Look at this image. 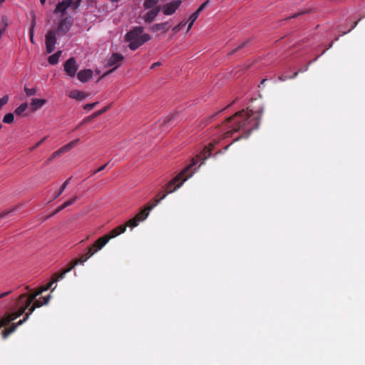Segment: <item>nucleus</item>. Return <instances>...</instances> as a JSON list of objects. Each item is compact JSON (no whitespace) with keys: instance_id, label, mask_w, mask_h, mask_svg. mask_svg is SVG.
<instances>
[{"instance_id":"6e6d98bb","label":"nucleus","mask_w":365,"mask_h":365,"mask_svg":"<svg viewBox=\"0 0 365 365\" xmlns=\"http://www.w3.org/2000/svg\"><path fill=\"white\" fill-rule=\"evenodd\" d=\"M308 66H306L304 68H300L298 72H304L308 69Z\"/></svg>"},{"instance_id":"dca6fc26","label":"nucleus","mask_w":365,"mask_h":365,"mask_svg":"<svg viewBox=\"0 0 365 365\" xmlns=\"http://www.w3.org/2000/svg\"><path fill=\"white\" fill-rule=\"evenodd\" d=\"M110 240V237L105 235L102 237H100L97 241L95 242L93 247H95V252H98L101 250Z\"/></svg>"},{"instance_id":"7c9ffc66","label":"nucleus","mask_w":365,"mask_h":365,"mask_svg":"<svg viewBox=\"0 0 365 365\" xmlns=\"http://www.w3.org/2000/svg\"><path fill=\"white\" fill-rule=\"evenodd\" d=\"M78 197L77 196H75L72 199L65 202L63 204V207H67L68 206H70V205H73L78 200Z\"/></svg>"},{"instance_id":"13d9d810","label":"nucleus","mask_w":365,"mask_h":365,"mask_svg":"<svg viewBox=\"0 0 365 365\" xmlns=\"http://www.w3.org/2000/svg\"><path fill=\"white\" fill-rule=\"evenodd\" d=\"M358 24V21H356L354 25L351 26V28L348 31V32L351 31L354 28H355L356 26Z\"/></svg>"},{"instance_id":"393cba45","label":"nucleus","mask_w":365,"mask_h":365,"mask_svg":"<svg viewBox=\"0 0 365 365\" xmlns=\"http://www.w3.org/2000/svg\"><path fill=\"white\" fill-rule=\"evenodd\" d=\"M35 25H36V20H35V16H34L31 27L29 29V37H30V41L32 43H34V34Z\"/></svg>"},{"instance_id":"cd10ccee","label":"nucleus","mask_w":365,"mask_h":365,"mask_svg":"<svg viewBox=\"0 0 365 365\" xmlns=\"http://www.w3.org/2000/svg\"><path fill=\"white\" fill-rule=\"evenodd\" d=\"M139 224V222L138 221V220L136 218H135V217L130 220H129L125 226H128V227H135L136 226H138Z\"/></svg>"},{"instance_id":"4468645a","label":"nucleus","mask_w":365,"mask_h":365,"mask_svg":"<svg viewBox=\"0 0 365 365\" xmlns=\"http://www.w3.org/2000/svg\"><path fill=\"white\" fill-rule=\"evenodd\" d=\"M72 4V0H63L61 2H58L54 10V14H65L67 9Z\"/></svg>"},{"instance_id":"4be33fe9","label":"nucleus","mask_w":365,"mask_h":365,"mask_svg":"<svg viewBox=\"0 0 365 365\" xmlns=\"http://www.w3.org/2000/svg\"><path fill=\"white\" fill-rule=\"evenodd\" d=\"M160 0H145L143 2V8L150 9L157 6Z\"/></svg>"},{"instance_id":"39448f33","label":"nucleus","mask_w":365,"mask_h":365,"mask_svg":"<svg viewBox=\"0 0 365 365\" xmlns=\"http://www.w3.org/2000/svg\"><path fill=\"white\" fill-rule=\"evenodd\" d=\"M181 0H173L170 2L161 5V11L165 16L173 14L181 5Z\"/></svg>"},{"instance_id":"aec40b11","label":"nucleus","mask_w":365,"mask_h":365,"mask_svg":"<svg viewBox=\"0 0 365 365\" xmlns=\"http://www.w3.org/2000/svg\"><path fill=\"white\" fill-rule=\"evenodd\" d=\"M126 230V226L125 225H120L118 227H117L116 228L113 229V230L110 231V232L109 233L108 236V237H110V239L111 238H114L117 236H118L119 235L125 232Z\"/></svg>"},{"instance_id":"49530a36","label":"nucleus","mask_w":365,"mask_h":365,"mask_svg":"<svg viewBox=\"0 0 365 365\" xmlns=\"http://www.w3.org/2000/svg\"><path fill=\"white\" fill-rule=\"evenodd\" d=\"M36 307L32 305L29 309V312H27V314H29V315H31L35 310Z\"/></svg>"},{"instance_id":"1a4fd4ad","label":"nucleus","mask_w":365,"mask_h":365,"mask_svg":"<svg viewBox=\"0 0 365 365\" xmlns=\"http://www.w3.org/2000/svg\"><path fill=\"white\" fill-rule=\"evenodd\" d=\"M161 11V5H158L155 6L154 8L150 9L147 13H145L142 19L146 23H151L158 15V14Z\"/></svg>"},{"instance_id":"a18cd8bd","label":"nucleus","mask_w":365,"mask_h":365,"mask_svg":"<svg viewBox=\"0 0 365 365\" xmlns=\"http://www.w3.org/2000/svg\"><path fill=\"white\" fill-rule=\"evenodd\" d=\"M51 297V295H50V294H49V295H48V296H46V297H43V304H47L48 303V302H49V300H50Z\"/></svg>"},{"instance_id":"58836bf2","label":"nucleus","mask_w":365,"mask_h":365,"mask_svg":"<svg viewBox=\"0 0 365 365\" xmlns=\"http://www.w3.org/2000/svg\"><path fill=\"white\" fill-rule=\"evenodd\" d=\"M47 137H44L43 138H42L40 141H38L36 144H35L31 148V150H33L34 149H36V148H38L40 145H41L46 140Z\"/></svg>"},{"instance_id":"680f3d73","label":"nucleus","mask_w":365,"mask_h":365,"mask_svg":"<svg viewBox=\"0 0 365 365\" xmlns=\"http://www.w3.org/2000/svg\"><path fill=\"white\" fill-rule=\"evenodd\" d=\"M286 78H287V77H282V76L279 77L280 81H284Z\"/></svg>"},{"instance_id":"774afa93","label":"nucleus","mask_w":365,"mask_h":365,"mask_svg":"<svg viewBox=\"0 0 365 365\" xmlns=\"http://www.w3.org/2000/svg\"><path fill=\"white\" fill-rule=\"evenodd\" d=\"M332 44H333V42H331V43L329 44V48H331V47L332 46Z\"/></svg>"},{"instance_id":"bf43d9fd","label":"nucleus","mask_w":365,"mask_h":365,"mask_svg":"<svg viewBox=\"0 0 365 365\" xmlns=\"http://www.w3.org/2000/svg\"><path fill=\"white\" fill-rule=\"evenodd\" d=\"M78 5H79V2H78V1L75 2V3L73 4V8H74V9L77 8V7L78 6Z\"/></svg>"},{"instance_id":"a19ab883","label":"nucleus","mask_w":365,"mask_h":365,"mask_svg":"<svg viewBox=\"0 0 365 365\" xmlns=\"http://www.w3.org/2000/svg\"><path fill=\"white\" fill-rule=\"evenodd\" d=\"M1 24L3 25L2 27H5V29H6V27L8 26V19L6 16H2Z\"/></svg>"},{"instance_id":"0e129e2a","label":"nucleus","mask_w":365,"mask_h":365,"mask_svg":"<svg viewBox=\"0 0 365 365\" xmlns=\"http://www.w3.org/2000/svg\"><path fill=\"white\" fill-rule=\"evenodd\" d=\"M245 43H242L241 46H240L236 50L239 49L240 48H242L245 46Z\"/></svg>"},{"instance_id":"f704fd0d","label":"nucleus","mask_w":365,"mask_h":365,"mask_svg":"<svg viewBox=\"0 0 365 365\" xmlns=\"http://www.w3.org/2000/svg\"><path fill=\"white\" fill-rule=\"evenodd\" d=\"M209 2V0L205 1L200 6V7L197 9L196 11L198 12V14H200V12L208 5Z\"/></svg>"},{"instance_id":"c756f323","label":"nucleus","mask_w":365,"mask_h":365,"mask_svg":"<svg viewBox=\"0 0 365 365\" xmlns=\"http://www.w3.org/2000/svg\"><path fill=\"white\" fill-rule=\"evenodd\" d=\"M78 264H81V259H76L75 260L74 262H73L71 263V264L66 269H64L63 271L66 272V273H68L76 265Z\"/></svg>"},{"instance_id":"e433bc0d","label":"nucleus","mask_w":365,"mask_h":365,"mask_svg":"<svg viewBox=\"0 0 365 365\" xmlns=\"http://www.w3.org/2000/svg\"><path fill=\"white\" fill-rule=\"evenodd\" d=\"M106 110H107V108H102L101 110H98V111H96V112L93 113L91 115V117H94V118H96V117H97V116H98V115H100L103 114V113L104 112H106Z\"/></svg>"},{"instance_id":"4d7b16f0","label":"nucleus","mask_w":365,"mask_h":365,"mask_svg":"<svg viewBox=\"0 0 365 365\" xmlns=\"http://www.w3.org/2000/svg\"><path fill=\"white\" fill-rule=\"evenodd\" d=\"M65 207H63V205L61 206H60L57 210L55 212V213H57L58 212H60L61 210H63Z\"/></svg>"},{"instance_id":"4c0bfd02","label":"nucleus","mask_w":365,"mask_h":365,"mask_svg":"<svg viewBox=\"0 0 365 365\" xmlns=\"http://www.w3.org/2000/svg\"><path fill=\"white\" fill-rule=\"evenodd\" d=\"M98 103L96 102V103H88V104H86L84 106H83V108L85 110H90L91 109H93L96 105Z\"/></svg>"},{"instance_id":"5701e85b","label":"nucleus","mask_w":365,"mask_h":365,"mask_svg":"<svg viewBox=\"0 0 365 365\" xmlns=\"http://www.w3.org/2000/svg\"><path fill=\"white\" fill-rule=\"evenodd\" d=\"M71 178H68L62 185L60 190L55 194L53 199H56L58 196L61 195V193L64 191L67 185H68Z\"/></svg>"},{"instance_id":"79ce46f5","label":"nucleus","mask_w":365,"mask_h":365,"mask_svg":"<svg viewBox=\"0 0 365 365\" xmlns=\"http://www.w3.org/2000/svg\"><path fill=\"white\" fill-rule=\"evenodd\" d=\"M53 284H54V282H53V281H52V282H51L50 283H48L47 285H46L45 287H42L41 288L43 289V290L44 292H46V291H47L48 289H49Z\"/></svg>"},{"instance_id":"338daca9","label":"nucleus","mask_w":365,"mask_h":365,"mask_svg":"<svg viewBox=\"0 0 365 365\" xmlns=\"http://www.w3.org/2000/svg\"><path fill=\"white\" fill-rule=\"evenodd\" d=\"M297 74H298V72L294 73V76L292 78L296 77L297 76Z\"/></svg>"},{"instance_id":"6e6552de","label":"nucleus","mask_w":365,"mask_h":365,"mask_svg":"<svg viewBox=\"0 0 365 365\" xmlns=\"http://www.w3.org/2000/svg\"><path fill=\"white\" fill-rule=\"evenodd\" d=\"M123 60V56L121 54L118 53H113L107 62V66H109V67L113 66L114 68L113 69L110 70L109 71L106 72V73H104L103 76H106V75L110 73L115 69L118 68L120 66V63Z\"/></svg>"},{"instance_id":"b1692460","label":"nucleus","mask_w":365,"mask_h":365,"mask_svg":"<svg viewBox=\"0 0 365 365\" xmlns=\"http://www.w3.org/2000/svg\"><path fill=\"white\" fill-rule=\"evenodd\" d=\"M28 108V104L26 103H21L19 107L15 110V113L18 115H21Z\"/></svg>"},{"instance_id":"69168bd1","label":"nucleus","mask_w":365,"mask_h":365,"mask_svg":"<svg viewBox=\"0 0 365 365\" xmlns=\"http://www.w3.org/2000/svg\"><path fill=\"white\" fill-rule=\"evenodd\" d=\"M86 255L81 256V257L79 259H85Z\"/></svg>"},{"instance_id":"c03bdc74","label":"nucleus","mask_w":365,"mask_h":365,"mask_svg":"<svg viewBox=\"0 0 365 365\" xmlns=\"http://www.w3.org/2000/svg\"><path fill=\"white\" fill-rule=\"evenodd\" d=\"M12 292L11 290H9L8 292H2L1 294H0V299H2L6 296H8L9 294H10Z\"/></svg>"},{"instance_id":"c85d7f7f","label":"nucleus","mask_w":365,"mask_h":365,"mask_svg":"<svg viewBox=\"0 0 365 365\" xmlns=\"http://www.w3.org/2000/svg\"><path fill=\"white\" fill-rule=\"evenodd\" d=\"M24 91L26 94L27 96H34L36 92H37V90L34 88H27L26 86L24 87Z\"/></svg>"},{"instance_id":"7ed1b4c3","label":"nucleus","mask_w":365,"mask_h":365,"mask_svg":"<svg viewBox=\"0 0 365 365\" xmlns=\"http://www.w3.org/2000/svg\"><path fill=\"white\" fill-rule=\"evenodd\" d=\"M37 296L34 294L27 295L22 294L19 296V299L15 302L16 307L14 308L13 312L7 313L0 321L1 327L7 325L11 321L15 320L21 316L25 311L30 307L31 304L36 299Z\"/></svg>"},{"instance_id":"3c124183","label":"nucleus","mask_w":365,"mask_h":365,"mask_svg":"<svg viewBox=\"0 0 365 365\" xmlns=\"http://www.w3.org/2000/svg\"><path fill=\"white\" fill-rule=\"evenodd\" d=\"M168 193H167V192H166V193L163 194V195L160 197V199H155V202H156V200H159V202H160V200H163V199H165V197L167 196V195H168Z\"/></svg>"},{"instance_id":"473e14b6","label":"nucleus","mask_w":365,"mask_h":365,"mask_svg":"<svg viewBox=\"0 0 365 365\" xmlns=\"http://www.w3.org/2000/svg\"><path fill=\"white\" fill-rule=\"evenodd\" d=\"M63 154L61 151H60V148L58 150H57L56 151H55L54 153H52V155H51V157L48 159V161H51L52 160H53L54 158H56V157H58V155Z\"/></svg>"},{"instance_id":"f8f14e48","label":"nucleus","mask_w":365,"mask_h":365,"mask_svg":"<svg viewBox=\"0 0 365 365\" xmlns=\"http://www.w3.org/2000/svg\"><path fill=\"white\" fill-rule=\"evenodd\" d=\"M199 16L198 12L195 11L194 12L189 18V20L187 21H182L179 25L175 27L174 30L175 31H180L181 28L186 25L187 24V31L192 28L194 22L197 19Z\"/></svg>"},{"instance_id":"72a5a7b5","label":"nucleus","mask_w":365,"mask_h":365,"mask_svg":"<svg viewBox=\"0 0 365 365\" xmlns=\"http://www.w3.org/2000/svg\"><path fill=\"white\" fill-rule=\"evenodd\" d=\"M66 272L64 271H63L61 273H60L59 274L56 275L55 279L53 280L55 282L59 281V280H61L63 279L64 277H65V275H66Z\"/></svg>"},{"instance_id":"c9c22d12","label":"nucleus","mask_w":365,"mask_h":365,"mask_svg":"<svg viewBox=\"0 0 365 365\" xmlns=\"http://www.w3.org/2000/svg\"><path fill=\"white\" fill-rule=\"evenodd\" d=\"M312 11V9L302 10V11H299V13H297L294 15L290 16L289 18H295V17L299 16H300L302 14H308V13L311 12Z\"/></svg>"},{"instance_id":"2f4dec72","label":"nucleus","mask_w":365,"mask_h":365,"mask_svg":"<svg viewBox=\"0 0 365 365\" xmlns=\"http://www.w3.org/2000/svg\"><path fill=\"white\" fill-rule=\"evenodd\" d=\"M9 101V96L5 95L0 98V108L6 105Z\"/></svg>"},{"instance_id":"e2e57ef3","label":"nucleus","mask_w":365,"mask_h":365,"mask_svg":"<svg viewBox=\"0 0 365 365\" xmlns=\"http://www.w3.org/2000/svg\"><path fill=\"white\" fill-rule=\"evenodd\" d=\"M40 2L42 5H43L46 2V0H40Z\"/></svg>"},{"instance_id":"ddd939ff","label":"nucleus","mask_w":365,"mask_h":365,"mask_svg":"<svg viewBox=\"0 0 365 365\" xmlns=\"http://www.w3.org/2000/svg\"><path fill=\"white\" fill-rule=\"evenodd\" d=\"M71 24L68 21V18L61 20L58 23L57 32L58 35L66 34L71 29Z\"/></svg>"},{"instance_id":"a878e982","label":"nucleus","mask_w":365,"mask_h":365,"mask_svg":"<svg viewBox=\"0 0 365 365\" xmlns=\"http://www.w3.org/2000/svg\"><path fill=\"white\" fill-rule=\"evenodd\" d=\"M93 247H89L88 248V252L86 254L85 259H81V264H83L87 259H88L92 255H93L96 252L95 250H93Z\"/></svg>"},{"instance_id":"412c9836","label":"nucleus","mask_w":365,"mask_h":365,"mask_svg":"<svg viewBox=\"0 0 365 365\" xmlns=\"http://www.w3.org/2000/svg\"><path fill=\"white\" fill-rule=\"evenodd\" d=\"M62 53V51H58L53 55L50 56L48 58V61L51 65H56L58 63L59 61V58L61 57Z\"/></svg>"},{"instance_id":"0eeeda50","label":"nucleus","mask_w":365,"mask_h":365,"mask_svg":"<svg viewBox=\"0 0 365 365\" xmlns=\"http://www.w3.org/2000/svg\"><path fill=\"white\" fill-rule=\"evenodd\" d=\"M64 71L70 77H74L78 68L75 58H68L63 64Z\"/></svg>"},{"instance_id":"f3484780","label":"nucleus","mask_w":365,"mask_h":365,"mask_svg":"<svg viewBox=\"0 0 365 365\" xmlns=\"http://www.w3.org/2000/svg\"><path fill=\"white\" fill-rule=\"evenodd\" d=\"M46 103V101L44 99L32 98L31 102V110L32 111H36V110L43 107Z\"/></svg>"},{"instance_id":"052dcab7","label":"nucleus","mask_w":365,"mask_h":365,"mask_svg":"<svg viewBox=\"0 0 365 365\" xmlns=\"http://www.w3.org/2000/svg\"><path fill=\"white\" fill-rule=\"evenodd\" d=\"M84 123L81 122L78 126L76 128V129H78Z\"/></svg>"},{"instance_id":"603ef678","label":"nucleus","mask_w":365,"mask_h":365,"mask_svg":"<svg viewBox=\"0 0 365 365\" xmlns=\"http://www.w3.org/2000/svg\"><path fill=\"white\" fill-rule=\"evenodd\" d=\"M10 212V211L9 212H4L0 214V218H3V217H5L6 215H8V214Z\"/></svg>"},{"instance_id":"864d4df0","label":"nucleus","mask_w":365,"mask_h":365,"mask_svg":"<svg viewBox=\"0 0 365 365\" xmlns=\"http://www.w3.org/2000/svg\"><path fill=\"white\" fill-rule=\"evenodd\" d=\"M160 65V62H155L152 64V66H150V68H154L155 67L158 66Z\"/></svg>"},{"instance_id":"ea45409f","label":"nucleus","mask_w":365,"mask_h":365,"mask_svg":"<svg viewBox=\"0 0 365 365\" xmlns=\"http://www.w3.org/2000/svg\"><path fill=\"white\" fill-rule=\"evenodd\" d=\"M43 304H43V302H41L40 301V299H37V300H36V301L34 302V304H33V305H34L36 308L41 307L42 305H43Z\"/></svg>"},{"instance_id":"f257e3e1","label":"nucleus","mask_w":365,"mask_h":365,"mask_svg":"<svg viewBox=\"0 0 365 365\" xmlns=\"http://www.w3.org/2000/svg\"><path fill=\"white\" fill-rule=\"evenodd\" d=\"M259 117V114L254 113L252 110H242L235 113L227 119L225 127L229 130L224 133L223 138H227L233 132L240 130H242L245 137H247L252 130L258 128Z\"/></svg>"},{"instance_id":"423d86ee","label":"nucleus","mask_w":365,"mask_h":365,"mask_svg":"<svg viewBox=\"0 0 365 365\" xmlns=\"http://www.w3.org/2000/svg\"><path fill=\"white\" fill-rule=\"evenodd\" d=\"M46 48L48 53H52L55 50L57 42L56 32L54 30H50L46 34Z\"/></svg>"},{"instance_id":"a211bd4d","label":"nucleus","mask_w":365,"mask_h":365,"mask_svg":"<svg viewBox=\"0 0 365 365\" xmlns=\"http://www.w3.org/2000/svg\"><path fill=\"white\" fill-rule=\"evenodd\" d=\"M79 141H80V139L79 138H76V139L69 142L68 143H67L65 145L62 146L60 148V151H61L62 153H68L71 149H73L75 146H76L78 145V143H79Z\"/></svg>"},{"instance_id":"9b49d317","label":"nucleus","mask_w":365,"mask_h":365,"mask_svg":"<svg viewBox=\"0 0 365 365\" xmlns=\"http://www.w3.org/2000/svg\"><path fill=\"white\" fill-rule=\"evenodd\" d=\"M159 200H156L155 203H153L152 205L146 206L135 216V218H136L139 222L145 220L148 217L150 212L157 206Z\"/></svg>"},{"instance_id":"6ab92c4d","label":"nucleus","mask_w":365,"mask_h":365,"mask_svg":"<svg viewBox=\"0 0 365 365\" xmlns=\"http://www.w3.org/2000/svg\"><path fill=\"white\" fill-rule=\"evenodd\" d=\"M68 96L73 99L81 101L86 98L87 95L81 91L73 90L69 93Z\"/></svg>"},{"instance_id":"37998d69","label":"nucleus","mask_w":365,"mask_h":365,"mask_svg":"<svg viewBox=\"0 0 365 365\" xmlns=\"http://www.w3.org/2000/svg\"><path fill=\"white\" fill-rule=\"evenodd\" d=\"M109 163H106L105 165H102L101 167H100L98 170H96L93 174H96L97 173L100 172V171H102L106 167L107 165H108Z\"/></svg>"},{"instance_id":"20e7f679","label":"nucleus","mask_w":365,"mask_h":365,"mask_svg":"<svg viewBox=\"0 0 365 365\" xmlns=\"http://www.w3.org/2000/svg\"><path fill=\"white\" fill-rule=\"evenodd\" d=\"M150 38V35L144 33L143 28L140 26L133 29L125 36V40L129 43L128 47L131 50H136Z\"/></svg>"},{"instance_id":"f03ea898","label":"nucleus","mask_w":365,"mask_h":365,"mask_svg":"<svg viewBox=\"0 0 365 365\" xmlns=\"http://www.w3.org/2000/svg\"><path fill=\"white\" fill-rule=\"evenodd\" d=\"M220 138H215L212 143H210L209 146L205 147L202 153L196 157L195 159L193 160L192 163L186 167L182 172H180L175 178L171 180L168 183L165 185V190L167 193H172L178 188H180L184 182H185L188 178L192 177L194 173V171H190V168L197 163V162L200 159H203V160H206L207 158L210 156L211 150L215 145L219 143Z\"/></svg>"},{"instance_id":"9d476101","label":"nucleus","mask_w":365,"mask_h":365,"mask_svg":"<svg viewBox=\"0 0 365 365\" xmlns=\"http://www.w3.org/2000/svg\"><path fill=\"white\" fill-rule=\"evenodd\" d=\"M29 317H30V315L26 313L23 319L19 320L16 323L12 324V325L9 329H5L2 331V337L4 339H6L10 334L15 331V330L16 329V328L19 326H20V325L23 324L24 322H26L29 319Z\"/></svg>"},{"instance_id":"5fc2aeb1","label":"nucleus","mask_w":365,"mask_h":365,"mask_svg":"<svg viewBox=\"0 0 365 365\" xmlns=\"http://www.w3.org/2000/svg\"><path fill=\"white\" fill-rule=\"evenodd\" d=\"M94 118V117H91V116H89V117H87L86 118H85V119L83 120V123H86V122L89 121L90 120H91V119H92V118Z\"/></svg>"},{"instance_id":"de8ad7c7","label":"nucleus","mask_w":365,"mask_h":365,"mask_svg":"<svg viewBox=\"0 0 365 365\" xmlns=\"http://www.w3.org/2000/svg\"><path fill=\"white\" fill-rule=\"evenodd\" d=\"M44 291L43 290V289L41 287L39 288L34 294H36V296H38L40 295L41 293H43Z\"/></svg>"},{"instance_id":"8fccbe9b","label":"nucleus","mask_w":365,"mask_h":365,"mask_svg":"<svg viewBox=\"0 0 365 365\" xmlns=\"http://www.w3.org/2000/svg\"><path fill=\"white\" fill-rule=\"evenodd\" d=\"M166 24H167V23L157 24L156 26L158 27V29H164V27Z\"/></svg>"},{"instance_id":"09e8293b","label":"nucleus","mask_w":365,"mask_h":365,"mask_svg":"<svg viewBox=\"0 0 365 365\" xmlns=\"http://www.w3.org/2000/svg\"><path fill=\"white\" fill-rule=\"evenodd\" d=\"M44 291L43 290V289L41 287L39 288L34 294H36V296H38L40 295L41 293H43Z\"/></svg>"},{"instance_id":"2eb2a0df","label":"nucleus","mask_w":365,"mask_h":365,"mask_svg":"<svg viewBox=\"0 0 365 365\" xmlns=\"http://www.w3.org/2000/svg\"><path fill=\"white\" fill-rule=\"evenodd\" d=\"M93 75V72L91 69H84L80 71L77 74L78 79L82 83L88 82Z\"/></svg>"},{"instance_id":"bb28decb","label":"nucleus","mask_w":365,"mask_h":365,"mask_svg":"<svg viewBox=\"0 0 365 365\" xmlns=\"http://www.w3.org/2000/svg\"><path fill=\"white\" fill-rule=\"evenodd\" d=\"M14 116L11 113H7L4 115L3 118V122L4 123H11L14 121Z\"/></svg>"}]
</instances>
